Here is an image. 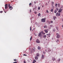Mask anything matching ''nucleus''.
<instances>
[{
	"instance_id": "1",
	"label": "nucleus",
	"mask_w": 63,
	"mask_h": 63,
	"mask_svg": "<svg viewBox=\"0 0 63 63\" xmlns=\"http://www.w3.org/2000/svg\"><path fill=\"white\" fill-rule=\"evenodd\" d=\"M41 21L42 22H46V18L42 19Z\"/></svg>"
},
{
	"instance_id": "2",
	"label": "nucleus",
	"mask_w": 63,
	"mask_h": 63,
	"mask_svg": "<svg viewBox=\"0 0 63 63\" xmlns=\"http://www.w3.org/2000/svg\"><path fill=\"white\" fill-rule=\"evenodd\" d=\"M32 48V52H34L35 51V49H36V48Z\"/></svg>"
},
{
	"instance_id": "3",
	"label": "nucleus",
	"mask_w": 63,
	"mask_h": 63,
	"mask_svg": "<svg viewBox=\"0 0 63 63\" xmlns=\"http://www.w3.org/2000/svg\"><path fill=\"white\" fill-rule=\"evenodd\" d=\"M56 35H57V38H59L60 37V35L59 34H58V33H57Z\"/></svg>"
},
{
	"instance_id": "4",
	"label": "nucleus",
	"mask_w": 63,
	"mask_h": 63,
	"mask_svg": "<svg viewBox=\"0 0 63 63\" xmlns=\"http://www.w3.org/2000/svg\"><path fill=\"white\" fill-rule=\"evenodd\" d=\"M39 37H42V34L41 33V32H40L39 34V35H38Z\"/></svg>"
},
{
	"instance_id": "5",
	"label": "nucleus",
	"mask_w": 63,
	"mask_h": 63,
	"mask_svg": "<svg viewBox=\"0 0 63 63\" xmlns=\"http://www.w3.org/2000/svg\"><path fill=\"white\" fill-rule=\"evenodd\" d=\"M44 31H45V32L46 33H48V29H46L45 30H44Z\"/></svg>"
},
{
	"instance_id": "6",
	"label": "nucleus",
	"mask_w": 63,
	"mask_h": 63,
	"mask_svg": "<svg viewBox=\"0 0 63 63\" xmlns=\"http://www.w3.org/2000/svg\"><path fill=\"white\" fill-rule=\"evenodd\" d=\"M36 42L37 43H40V41L39 39H37L36 40Z\"/></svg>"
},
{
	"instance_id": "7",
	"label": "nucleus",
	"mask_w": 63,
	"mask_h": 63,
	"mask_svg": "<svg viewBox=\"0 0 63 63\" xmlns=\"http://www.w3.org/2000/svg\"><path fill=\"white\" fill-rule=\"evenodd\" d=\"M9 9L10 10H12L13 9V7H12L11 6H10L9 7Z\"/></svg>"
},
{
	"instance_id": "8",
	"label": "nucleus",
	"mask_w": 63,
	"mask_h": 63,
	"mask_svg": "<svg viewBox=\"0 0 63 63\" xmlns=\"http://www.w3.org/2000/svg\"><path fill=\"white\" fill-rule=\"evenodd\" d=\"M62 10H63L62 9H60L58 11V13H61L62 11Z\"/></svg>"
},
{
	"instance_id": "9",
	"label": "nucleus",
	"mask_w": 63,
	"mask_h": 63,
	"mask_svg": "<svg viewBox=\"0 0 63 63\" xmlns=\"http://www.w3.org/2000/svg\"><path fill=\"white\" fill-rule=\"evenodd\" d=\"M44 55H42V59H44Z\"/></svg>"
},
{
	"instance_id": "10",
	"label": "nucleus",
	"mask_w": 63,
	"mask_h": 63,
	"mask_svg": "<svg viewBox=\"0 0 63 63\" xmlns=\"http://www.w3.org/2000/svg\"><path fill=\"white\" fill-rule=\"evenodd\" d=\"M53 18L54 20H55V18H56V17L55 16H54L53 17Z\"/></svg>"
},
{
	"instance_id": "11",
	"label": "nucleus",
	"mask_w": 63,
	"mask_h": 63,
	"mask_svg": "<svg viewBox=\"0 0 63 63\" xmlns=\"http://www.w3.org/2000/svg\"><path fill=\"white\" fill-rule=\"evenodd\" d=\"M42 34V35H45V33L43 32V31H42L41 32V33Z\"/></svg>"
},
{
	"instance_id": "12",
	"label": "nucleus",
	"mask_w": 63,
	"mask_h": 63,
	"mask_svg": "<svg viewBox=\"0 0 63 63\" xmlns=\"http://www.w3.org/2000/svg\"><path fill=\"white\" fill-rule=\"evenodd\" d=\"M38 57L37 56H36L35 58V60H38Z\"/></svg>"
},
{
	"instance_id": "13",
	"label": "nucleus",
	"mask_w": 63,
	"mask_h": 63,
	"mask_svg": "<svg viewBox=\"0 0 63 63\" xmlns=\"http://www.w3.org/2000/svg\"><path fill=\"white\" fill-rule=\"evenodd\" d=\"M36 56L38 57H39V54L38 53H37L36 54Z\"/></svg>"
},
{
	"instance_id": "14",
	"label": "nucleus",
	"mask_w": 63,
	"mask_h": 63,
	"mask_svg": "<svg viewBox=\"0 0 63 63\" xmlns=\"http://www.w3.org/2000/svg\"><path fill=\"white\" fill-rule=\"evenodd\" d=\"M46 13H47V14H48L49 13V12H48V11L47 10L46 11Z\"/></svg>"
},
{
	"instance_id": "15",
	"label": "nucleus",
	"mask_w": 63,
	"mask_h": 63,
	"mask_svg": "<svg viewBox=\"0 0 63 63\" xmlns=\"http://www.w3.org/2000/svg\"><path fill=\"white\" fill-rule=\"evenodd\" d=\"M58 7L59 8L60 7V5L59 4H58Z\"/></svg>"
},
{
	"instance_id": "16",
	"label": "nucleus",
	"mask_w": 63,
	"mask_h": 63,
	"mask_svg": "<svg viewBox=\"0 0 63 63\" xmlns=\"http://www.w3.org/2000/svg\"><path fill=\"white\" fill-rule=\"evenodd\" d=\"M48 51H51V49H49V48H48Z\"/></svg>"
},
{
	"instance_id": "17",
	"label": "nucleus",
	"mask_w": 63,
	"mask_h": 63,
	"mask_svg": "<svg viewBox=\"0 0 63 63\" xmlns=\"http://www.w3.org/2000/svg\"><path fill=\"white\" fill-rule=\"evenodd\" d=\"M51 5L52 6H53V5L54 4V2H51Z\"/></svg>"
},
{
	"instance_id": "18",
	"label": "nucleus",
	"mask_w": 63,
	"mask_h": 63,
	"mask_svg": "<svg viewBox=\"0 0 63 63\" xmlns=\"http://www.w3.org/2000/svg\"><path fill=\"white\" fill-rule=\"evenodd\" d=\"M50 11L51 12H53V9H52L50 10Z\"/></svg>"
},
{
	"instance_id": "19",
	"label": "nucleus",
	"mask_w": 63,
	"mask_h": 63,
	"mask_svg": "<svg viewBox=\"0 0 63 63\" xmlns=\"http://www.w3.org/2000/svg\"><path fill=\"white\" fill-rule=\"evenodd\" d=\"M44 38H45V39H46V35H44L43 36Z\"/></svg>"
},
{
	"instance_id": "20",
	"label": "nucleus",
	"mask_w": 63,
	"mask_h": 63,
	"mask_svg": "<svg viewBox=\"0 0 63 63\" xmlns=\"http://www.w3.org/2000/svg\"><path fill=\"white\" fill-rule=\"evenodd\" d=\"M38 49H41V47L39 46H38Z\"/></svg>"
},
{
	"instance_id": "21",
	"label": "nucleus",
	"mask_w": 63,
	"mask_h": 63,
	"mask_svg": "<svg viewBox=\"0 0 63 63\" xmlns=\"http://www.w3.org/2000/svg\"><path fill=\"white\" fill-rule=\"evenodd\" d=\"M47 26L45 25L44 26V28H47Z\"/></svg>"
},
{
	"instance_id": "22",
	"label": "nucleus",
	"mask_w": 63,
	"mask_h": 63,
	"mask_svg": "<svg viewBox=\"0 0 63 63\" xmlns=\"http://www.w3.org/2000/svg\"><path fill=\"white\" fill-rule=\"evenodd\" d=\"M56 10L57 11H58V10H59V9L57 7H56Z\"/></svg>"
},
{
	"instance_id": "23",
	"label": "nucleus",
	"mask_w": 63,
	"mask_h": 63,
	"mask_svg": "<svg viewBox=\"0 0 63 63\" xmlns=\"http://www.w3.org/2000/svg\"><path fill=\"white\" fill-rule=\"evenodd\" d=\"M55 60V59L54 58H53V61H54V60Z\"/></svg>"
},
{
	"instance_id": "24",
	"label": "nucleus",
	"mask_w": 63,
	"mask_h": 63,
	"mask_svg": "<svg viewBox=\"0 0 63 63\" xmlns=\"http://www.w3.org/2000/svg\"><path fill=\"white\" fill-rule=\"evenodd\" d=\"M33 62H34V63L36 62V61L35 60H33Z\"/></svg>"
},
{
	"instance_id": "25",
	"label": "nucleus",
	"mask_w": 63,
	"mask_h": 63,
	"mask_svg": "<svg viewBox=\"0 0 63 63\" xmlns=\"http://www.w3.org/2000/svg\"><path fill=\"white\" fill-rule=\"evenodd\" d=\"M32 40V37H31L30 38V40L31 41Z\"/></svg>"
},
{
	"instance_id": "26",
	"label": "nucleus",
	"mask_w": 63,
	"mask_h": 63,
	"mask_svg": "<svg viewBox=\"0 0 63 63\" xmlns=\"http://www.w3.org/2000/svg\"><path fill=\"white\" fill-rule=\"evenodd\" d=\"M7 6H8V4H7L5 5V7H7Z\"/></svg>"
},
{
	"instance_id": "27",
	"label": "nucleus",
	"mask_w": 63,
	"mask_h": 63,
	"mask_svg": "<svg viewBox=\"0 0 63 63\" xmlns=\"http://www.w3.org/2000/svg\"><path fill=\"white\" fill-rule=\"evenodd\" d=\"M55 6L56 7H57V4L56 3V4L55 5Z\"/></svg>"
},
{
	"instance_id": "28",
	"label": "nucleus",
	"mask_w": 63,
	"mask_h": 63,
	"mask_svg": "<svg viewBox=\"0 0 63 63\" xmlns=\"http://www.w3.org/2000/svg\"><path fill=\"white\" fill-rule=\"evenodd\" d=\"M8 8V7L7 6H5V9H7Z\"/></svg>"
},
{
	"instance_id": "29",
	"label": "nucleus",
	"mask_w": 63,
	"mask_h": 63,
	"mask_svg": "<svg viewBox=\"0 0 63 63\" xmlns=\"http://www.w3.org/2000/svg\"><path fill=\"white\" fill-rule=\"evenodd\" d=\"M57 12V11H56V10H55L54 11V13H56V12Z\"/></svg>"
},
{
	"instance_id": "30",
	"label": "nucleus",
	"mask_w": 63,
	"mask_h": 63,
	"mask_svg": "<svg viewBox=\"0 0 63 63\" xmlns=\"http://www.w3.org/2000/svg\"><path fill=\"white\" fill-rule=\"evenodd\" d=\"M11 5H10V4H8V7H10L11 6Z\"/></svg>"
},
{
	"instance_id": "31",
	"label": "nucleus",
	"mask_w": 63,
	"mask_h": 63,
	"mask_svg": "<svg viewBox=\"0 0 63 63\" xmlns=\"http://www.w3.org/2000/svg\"><path fill=\"white\" fill-rule=\"evenodd\" d=\"M32 5V3H30L29 4V5L30 6H31V5Z\"/></svg>"
},
{
	"instance_id": "32",
	"label": "nucleus",
	"mask_w": 63,
	"mask_h": 63,
	"mask_svg": "<svg viewBox=\"0 0 63 63\" xmlns=\"http://www.w3.org/2000/svg\"><path fill=\"white\" fill-rule=\"evenodd\" d=\"M41 16V14H40V13H39L38 14V16Z\"/></svg>"
},
{
	"instance_id": "33",
	"label": "nucleus",
	"mask_w": 63,
	"mask_h": 63,
	"mask_svg": "<svg viewBox=\"0 0 63 63\" xmlns=\"http://www.w3.org/2000/svg\"><path fill=\"white\" fill-rule=\"evenodd\" d=\"M38 10H40V7H38Z\"/></svg>"
},
{
	"instance_id": "34",
	"label": "nucleus",
	"mask_w": 63,
	"mask_h": 63,
	"mask_svg": "<svg viewBox=\"0 0 63 63\" xmlns=\"http://www.w3.org/2000/svg\"><path fill=\"white\" fill-rule=\"evenodd\" d=\"M58 61H60V59H58Z\"/></svg>"
},
{
	"instance_id": "35",
	"label": "nucleus",
	"mask_w": 63,
	"mask_h": 63,
	"mask_svg": "<svg viewBox=\"0 0 63 63\" xmlns=\"http://www.w3.org/2000/svg\"><path fill=\"white\" fill-rule=\"evenodd\" d=\"M53 32H55V29H54L53 30Z\"/></svg>"
},
{
	"instance_id": "36",
	"label": "nucleus",
	"mask_w": 63,
	"mask_h": 63,
	"mask_svg": "<svg viewBox=\"0 0 63 63\" xmlns=\"http://www.w3.org/2000/svg\"><path fill=\"white\" fill-rule=\"evenodd\" d=\"M56 42L57 43H58V42H59V40L58 39H57V41H56Z\"/></svg>"
},
{
	"instance_id": "37",
	"label": "nucleus",
	"mask_w": 63,
	"mask_h": 63,
	"mask_svg": "<svg viewBox=\"0 0 63 63\" xmlns=\"http://www.w3.org/2000/svg\"><path fill=\"white\" fill-rule=\"evenodd\" d=\"M3 11H0V13H3Z\"/></svg>"
},
{
	"instance_id": "38",
	"label": "nucleus",
	"mask_w": 63,
	"mask_h": 63,
	"mask_svg": "<svg viewBox=\"0 0 63 63\" xmlns=\"http://www.w3.org/2000/svg\"><path fill=\"white\" fill-rule=\"evenodd\" d=\"M48 24H50V22L48 21Z\"/></svg>"
},
{
	"instance_id": "39",
	"label": "nucleus",
	"mask_w": 63,
	"mask_h": 63,
	"mask_svg": "<svg viewBox=\"0 0 63 63\" xmlns=\"http://www.w3.org/2000/svg\"><path fill=\"white\" fill-rule=\"evenodd\" d=\"M50 22L51 23H53V21H51Z\"/></svg>"
},
{
	"instance_id": "40",
	"label": "nucleus",
	"mask_w": 63,
	"mask_h": 63,
	"mask_svg": "<svg viewBox=\"0 0 63 63\" xmlns=\"http://www.w3.org/2000/svg\"><path fill=\"white\" fill-rule=\"evenodd\" d=\"M32 30V29H31V27H30V30L31 31V30Z\"/></svg>"
},
{
	"instance_id": "41",
	"label": "nucleus",
	"mask_w": 63,
	"mask_h": 63,
	"mask_svg": "<svg viewBox=\"0 0 63 63\" xmlns=\"http://www.w3.org/2000/svg\"><path fill=\"white\" fill-rule=\"evenodd\" d=\"M24 63H26V61H24Z\"/></svg>"
},
{
	"instance_id": "42",
	"label": "nucleus",
	"mask_w": 63,
	"mask_h": 63,
	"mask_svg": "<svg viewBox=\"0 0 63 63\" xmlns=\"http://www.w3.org/2000/svg\"><path fill=\"white\" fill-rule=\"evenodd\" d=\"M58 16H60V13H58Z\"/></svg>"
},
{
	"instance_id": "43",
	"label": "nucleus",
	"mask_w": 63,
	"mask_h": 63,
	"mask_svg": "<svg viewBox=\"0 0 63 63\" xmlns=\"http://www.w3.org/2000/svg\"><path fill=\"white\" fill-rule=\"evenodd\" d=\"M61 8H63V6H61Z\"/></svg>"
},
{
	"instance_id": "44",
	"label": "nucleus",
	"mask_w": 63,
	"mask_h": 63,
	"mask_svg": "<svg viewBox=\"0 0 63 63\" xmlns=\"http://www.w3.org/2000/svg\"><path fill=\"white\" fill-rule=\"evenodd\" d=\"M17 60H16V59H14V61H17Z\"/></svg>"
},
{
	"instance_id": "45",
	"label": "nucleus",
	"mask_w": 63,
	"mask_h": 63,
	"mask_svg": "<svg viewBox=\"0 0 63 63\" xmlns=\"http://www.w3.org/2000/svg\"><path fill=\"white\" fill-rule=\"evenodd\" d=\"M13 63H17V62H14Z\"/></svg>"
},
{
	"instance_id": "46",
	"label": "nucleus",
	"mask_w": 63,
	"mask_h": 63,
	"mask_svg": "<svg viewBox=\"0 0 63 63\" xmlns=\"http://www.w3.org/2000/svg\"><path fill=\"white\" fill-rule=\"evenodd\" d=\"M23 56H26V55L25 54H24Z\"/></svg>"
},
{
	"instance_id": "47",
	"label": "nucleus",
	"mask_w": 63,
	"mask_h": 63,
	"mask_svg": "<svg viewBox=\"0 0 63 63\" xmlns=\"http://www.w3.org/2000/svg\"><path fill=\"white\" fill-rule=\"evenodd\" d=\"M34 13H35V14H37V12H36V11H35V12H34Z\"/></svg>"
},
{
	"instance_id": "48",
	"label": "nucleus",
	"mask_w": 63,
	"mask_h": 63,
	"mask_svg": "<svg viewBox=\"0 0 63 63\" xmlns=\"http://www.w3.org/2000/svg\"><path fill=\"white\" fill-rule=\"evenodd\" d=\"M44 54H46V52H43Z\"/></svg>"
},
{
	"instance_id": "49",
	"label": "nucleus",
	"mask_w": 63,
	"mask_h": 63,
	"mask_svg": "<svg viewBox=\"0 0 63 63\" xmlns=\"http://www.w3.org/2000/svg\"><path fill=\"white\" fill-rule=\"evenodd\" d=\"M32 52H33V51H32L31 52V53H32Z\"/></svg>"
},
{
	"instance_id": "50",
	"label": "nucleus",
	"mask_w": 63,
	"mask_h": 63,
	"mask_svg": "<svg viewBox=\"0 0 63 63\" xmlns=\"http://www.w3.org/2000/svg\"><path fill=\"white\" fill-rule=\"evenodd\" d=\"M30 13H31V10H30Z\"/></svg>"
},
{
	"instance_id": "51",
	"label": "nucleus",
	"mask_w": 63,
	"mask_h": 63,
	"mask_svg": "<svg viewBox=\"0 0 63 63\" xmlns=\"http://www.w3.org/2000/svg\"><path fill=\"white\" fill-rule=\"evenodd\" d=\"M57 15H58V13H56V16H57Z\"/></svg>"
},
{
	"instance_id": "52",
	"label": "nucleus",
	"mask_w": 63,
	"mask_h": 63,
	"mask_svg": "<svg viewBox=\"0 0 63 63\" xmlns=\"http://www.w3.org/2000/svg\"><path fill=\"white\" fill-rule=\"evenodd\" d=\"M48 37H50V35H48Z\"/></svg>"
},
{
	"instance_id": "53",
	"label": "nucleus",
	"mask_w": 63,
	"mask_h": 63,
	"mask_svg": "<svg viewBox=\"0 0 63 63\" xmlns=\"http://www.w3.org/2000/svg\"><path fill=\"white\" fill-rule=\"evenodd\" d=\"M34 4H36V2L34 1Z\"/></svg>"
},
{
	"instance_id": "54",
	"label": "nucleus",
	"mask_w": 63,
	"mask_h": 63,
	"mask_svg": "<svg viewBox=\"0 0 63 63\" xmlns=\"http://www.w3.org/2000/svg\"><path fill=\"white\" fill-rule=\"evenodd\" d=\"M44 7V5H42V7Z\"/></svg>"
},
{
	"instance_id": "55",
	"label": "nucleus",
	"mask_w": 63,
	"mask_h": 63,
	"mask_svg": "<svg viewBox=\"0 0 63 63\" xmlns=\"http://www.w3.org/2000/svg\"><path fill=\"white\" fill-rule=\"evenodd\" d=\"M50 33H49L48 34V35H50Z\"/></svg>"
},
{
	"instance_id": "56",
	"label": "nucleus",
	"mask_w": 63,
	"mask_h": 63,
	"mask_svg": "<svg viewBox=\"0 0 63 63\" xmlns=\"http://www.w3.org/2000/svg\"><path fill=\"white\" fill-rule=\"evenodd\" d=\"M5 13H6V12H4Z\"/></svg>"
},
{
	"instance_id": "57",
	"label": "nucleus",
	"mask_w": 63,
	"mask_h": 63,
	"mask_svg": "<svg viewBox=\"0 0 63 63\" xmlns=\"http://www.w3.org/2000/svg\"><path fill=\"white\" fill-rule=\"evenodd\" d=\"M62 28H63V25L62 26Z\"/></svg>"
},
{
	"instance_id": "58",
	"label": "nucleus",
	"mask_w": 63,
	"mask_h": 63,
	"mask_svg": "<svg viewBox=\"0 0 63 63\" xmlns=\"http://www.w3.org/2000/svg\"><path fill=\"white\" fill-rule=\"evenodd\" d=\"M46 5H47V3H46Z\"/></svg>"
},
{
	"instance_id": "59",
	"label": "nucleus",
	"mask_w": 63,
	"mask_h": 63,
	"mask_svg": "<svg viewBox=\"0 0 63 63\" xmlns=\"http://www.w3.org/2000/svg\"><path fill=\"white\" fill-rule=\"evenodd\" d=\"M32 63H35V62H32Z\"/></svg>"
},
{
	"instance_id": "60",
	"label": "nucleus",
	"mask_w": 63,
	"mask_h": 63,
	"mask_svg": "<svg viewBox=\"0 0 63 63\" xmlns=\"http://www.w3.org/2000/svg\"><path fill=\"white\" fill-rule=\"evenodd\" d=\"M47 35H48V34H47Z\"/></svg>"
},
{
	"instance_id": "61",
	"label": "nucleus",
	"mask_w": 63,
	"mask_h": 63,
	"mask_svg": "<svg viewBox=\"0 0 63 63\" xmlns=\"http://www.w3.org/2000/svg\"><path fill=\"white\" fill-rule=\"evenodd\" d=\"M35 36H37V35H35Z\"/></svg>"
},
{
	"instance_id": "62",
	"label": "nucleus",
	"mask_w": 63,
	"mask_h": 63,
	"mask_svg": "<svg viewBox=\"0 0 63 63\" xmlns=\"http://www.w3.org/2000/svg\"><path fill=\"white\" fill-rule=\"evenodd\" d=\"M45 51H47V50H45Z\"/></svg>"
},
{
	"instance_id": "63",
	"label": "nucleus",
	"mask_w": 63,
	"mask_h": 63,
	"mask_svg": "<svg viewBox=\"0 0 63 63\" xmlns=\"http://www.w3.org/2000/svg\"><path fill=\"white\" fill-rule=\"evenodd\" d=\"M57 30H58V29H57Z\"/></svg>"
},
{
	"instance_id": "64",
	"label": "nucleus",
	"mask_w": 63,
	"mask_h": 63,
	"mask_svg": "<svg viewBox=\"0 0 63 63\" xmlns=\"http://www.w3.org/2000/svg\"><path fill=\"white\" fill-rule=\"evenodd\" d=\"M62 20H63V19Z\"/></svg>"
}]
</instances>
